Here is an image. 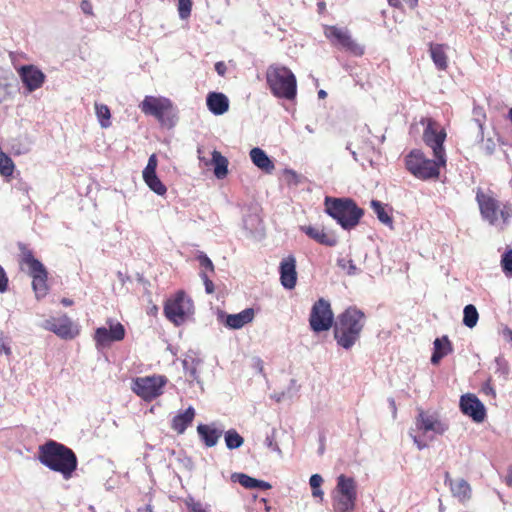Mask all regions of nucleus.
<instances>
[{
    "label": "nucleus",
    "instance_id": "f257e3e1",
    "mask_svg": "<svg viewBox=\"0 0 512 512\" xmlns=\"http://www.w3.org/2000/svg\"><path fill=\"white\" fill-rule=\"evenodd\" d=\"M38 460L48 469L61 473L69 480L78 466L75 452L66 445L49 440L38 448Z\"/></svg>",
    "mask_w": 512,
    "mask_h": 512
},
{
    "label": "nucleus",
    "instance_id": "f03ea898",
    "mask_svg": "<svg viewBox=\"0 0 512 512\" xmlns=\"http://www.w3.org/2000/svg\"><path fill=\"white\" fill-rule=\"evenodd\" d=\"M365 325V314L356 307H349L334 323V339L343 349H351L360 339Z\"/></svg>",
    "mask_w": 512,
    "mask_h": 512
},
{
    "label": "nucleus",
    "instance_id": "7ed1b4c3",
    "mask_svg": "<svg viewBox=\"0 0 512 512\" xmlns=\"http://www.w3.org/2000/svg\"><path fill=\"white\" fill-rule=\"evenodd\" d=\"M415 428H410L409 435L419 450L428 447V441L436 436L443 435L449 428L448 424L440 419L436 413L418 410L414 421Z\"/></svg>",
    "mask_w": 512,
    "mask_h": 512
},
{
    "label": "nucleus",
    "instance_id": "20e7f679",
    "mask_svg": "<svg viewBox=\"0 0 512 512\" xmlns=\"http://www.w3.org/2000/svg\"><path fill=\"white\" fill-rule=\"evenodd\" d=\"M325 211L345 230L354 228L360 221L364 212L350 198L326 197Z\"/></svg>",
    "mask_w": 512,
    "mask_h": 512
},
{
    "label": "nucleus",
    "instance_id": "39448f33",
    "mask_svg": "<svg viewBox=\"0 0 512 512\" xmlns=\"http://www.w3.org/2000/svg\"><path fill=\"white\" fill-rule=\"evenodd\" d=\"M266 81L272 94L278 98L293 100L297 94V81L293 72L280 65H270L266 72Z\"/></svg>",
    "mask_w": 512,
    "mask_h": 512
},
{
    "label": "nucleus",
    "instance_id": "423d86ee",
    "mask_svg": "<svg viewBox=\"0 0 512 512\" xmlns=\"http://www.w3.org/2000/svg\"><path fill=\"white\" fill-rule=\"evenodd\" d=\"M476 201L481 217L490 225L506 224L512 217V210L507 203L500 202L491 192L485 193L480 188L476 192Z\"/></svg>",
    "mask_w": 512,
    "mask_h": 512
},
{
    "label": "nucleus",
    "instance_id": "0eeeda50",
    "mask_svg": "<svg viewBox=\"0 0 512 512\" xmlns=\"http://www.w3.org/2000/svg\"><path fill=\"white\" fill-rule=\"evenodd\" d=\"M357 500V483L354 478L341 474L332 492L334 512H354Z\"/></svg>",
    "mask_w": 512,
    "mask_h": 512
},
{
    "label": "nucleus",
    "instance_id": "6e6552de",
    "mask_svg": "<svg viewBox=\"0 0 512 512\" xmlns=\"http://www.w3.org/2000/svg\"><path fill=\"white\" fill-rule=\"evenodd\" d=\"M442 166V164L438 163V159H428L419 149L410 151L405 157L406 169L414 177L421 180L438 178L440 174L439 169Z\"/></svg>",
    "mask_w": 512,
    "mask_h": 512
},
{
    "label": "nucleus",
    "instance_id": "1a4fd4ad",
    "mask_svg": "<svg viewBox=\"0 0 512 512\" xmlns=\"http://www.w3.org/2000/svg\"><path fill=\"white\" fill-rule=\"evenodd\" d=\"M193 311V301L184 291L176 292L164 304V315L176 326L182 325Z\"/></svg>",
    "mask_w": 512,
    "mask_h": 512
},
{
    "label": "nucleus",
    "instance_id": "9d476101",
    "mask_svg": "<svg viewBox=\"0 0 512 512\" xmlns=\"http://www.w3.org/2000/svg\"><path fill=\"white\" fill-rule=\"evenodd\" d=\"M421 122H426L423 132L424 143L432 149L433 156L438 159V163L446 165V153L443 146L447 136L445 129L431 118L423 119Z\"/></svg>",
    "mask_w": 512,
    "mask_h": 512
},
{
    "label": "nucleus",
    "instance_id": "9b49d317",
    "mask_svg": "<svg viewBox=\"0 0 512 512\" xmlns=\"http://www.w3.org/2000/svg\"><path fill=\"white\" fill-rule=\"evenodd\" d=\"M421 122H426L423 132L424 143L432 149L433 156L438 159V163L446 165V153L443 146L447 136L445 129L431 118L423 119Z\"/></svg>",
    "mask_w": 512,
    "mask_h": 512
},
{
    "label": "nucleus",
    "instance_id": "f8f14e48",
    "mask_svg": "<svg viewBox=\"0 0 512 512\" xmlns=\"http://www.w3.org/2000/svg\"><path fill=\"white\" fill-rule=\"evenodd\" d=\"M167 378L162 375L138 377L133 381L132 390L146 401H151L163 393Z\"/></svg>",
    "mask_w": 512,
    "mask_h": 512
},
{
    "label": "nucleus",
    "instance_id": "ddd939ff",
    "mask_svg": "<svg viewBox=\"0 0 512 512\" xmlns=\"http://www.w3.org/2000/svg\"><path fill=\"white\" fill-rule=\"evenodd\" d=\"M334 314L330 303L320 298L314 303L311 309L309 324L311 329L316 332L328 331L333 326Z\"/></svg>",
    "mask_w": 512,
    "mask_h": 512
},
{
    "label": "nucleus",
    "instance_id": "4468645a",
    "mask_svg": "<svg viewBox=\"0 0 512 512\" xmlns=\"http://www.w3.org/2000/svg\"><path fill=\"white\" fill-rule=\"evenodd\" d=\"M23 260L29 266V273L33 278L32 286L36 297L38 299L45 297L48 292V273L46 268L39 260L33 257L30 251L24 254Z\"/></svg>",
    "mask_w": 512,
    "mask_h": 512
},
{
    "label": "nucleus",
    "instance_id": "2eb2a0df",
    "mask_svg": "<svg viewBox=\"0 0 512 512\" xmlns=\"http://www.w3.org/2000/svg\"><path fill=\"white\" fill-rule=\"evenodd\" d=\"M325 35L327 38L331 39L333 43L340 45L343 49L355 56L364 54V48L352 39L346 29L329 26L325 29Z\"/></svg>",
    "mask_w": 512,
    "mask_h": 512
},
{
    "label": "nucleus",
    "instance_id": "dca6fc26",
    "mask_svg": "<svg viewBox=\"0 0 512 512\" xmlns=\"http://www.w3.org/2000/svg\"><path fill=\"white\" fill-rule=\"evenodd\" d=\"M139 107L144 114L154 116L158 121L164 123V117L172 108V103L168 98L146 96Z\"/></svg>",
    "mask_w": 512,
    "mask_h": 512
},
{
    "label": "nucleus",
    "instance_id": "f3484780",
    "mask_svg": "<svg viewBox=\"0 0 512 512\" xmlns=\"http://www.w3.org/2000/svg\"><path fill=\"white\" fill-rule=\"evenodd\" d=\"M109 328L99 327L95 331L94 339L97 346L105 347L114 341H121L125 337V328L120 322L107 321Z\"/></svg>",
    "mask_w": 512,
    "mask_h": 512
},
{
    "label": "nucleus",
    "instance_id": "a211bd4d",
    "mask_svg": "<svg viewBox=\"0 0 512 512\" xmlns=\"http://www.w3.org/2000/svg\"><path fill=\"white\" fill-rule=\"evenodd\" d=\"M41 327L45 330L55 333L63 339H72L75 336L73 324L66 315L60 317H50L41 323Z\"/></svg>",
    "mask_w": 512,
    "mask_h": 512
},
{
    "label": "nucleus",
    "instance_id": "6ab92c4d",
    "mask_svg": "<svg viewBox=\"0 0 512 512\" xmlns=\"http://www.w3.org/2000/svg\"><path fill=\"white\" fill-rule=\"evenodd\" d=\"M18 74L28 92L39 89L44 81L45 74L34 65H23L18 69Z\"/></svg>",
    "mask_w": 512,
    "mask_h": 512
},
{
    "label": "nucleus",
    "instance_id": "aec40b11",
    "mask_svg": "<svg viewBox=\"0 0 512 512\" xmlns=\"http://www.w3.org/2000/svg\"><path fill=\"white\" fill-rule=\"evenodd\" d=\"M218 321L224 324L229 329H241L246 324L250 323L254 319V310L252 308H246L236 314H227L220 311L217 315Z\"/></svg>",
    "mask_w": 512,
    "mask_h": 512
},
{
    "label": "nucleus",
    "instance_id": "412c9836",
    "mask_svg": "<svg viewBox=\"0 0 512 512\" xmlns=\"http://www.w3.org/2000/svg\"><path fill=\"white\" fill-rule=\"evenodd\" d=\"M460 409L463 414L471 417L475 422H482L486 416L484 405L473 394L461 396Z\"/></svg>",
    "mask_w": 512,
    "mask_h": 512
},
{
    "label": "nucleus",
    "instance_id": "4be33fe9",
    "mask_svg": "<svg viewBox=\"0 0 512 512\" xmlns=\"http://www.w3.org/2000/svg\"><path fill=\"white\" fill-rule=\"evenodd\" d=\"M157 164V157L155 154H152L143 170V180L153 192L162 196L166 193L167 189L156 174Z\"/></svg>",
    "mask_w": 512,
    "mask_h": 512
},
{
    "label": "nucleus",
    "instance_id": "5701e85b",
    "mask_svg": "<svg viewBox=\"0 0 512 512\" xmlns=\"http://www.w3.org/2000/svg\"><path fill=\"white\" fill-rule=\"evenodd\" d=\"M280 281L284 288L293 289L297 282L296 259L290 255L283 258L279 266Z\"/></svg>",
    "mask_w": 512,
    "mask_h": 512
},
{
    "label": "nucleus",
    "instance_id": "b1692460",
    "mask_svg": "<svg viewBox=\"0 0 512 512\" xmlns=\"http://www.w3.org/2000/svg\"><path fill=\"white\" fill-rule=\"evenodd\" d=\"M301 229L307 236L322 245L333 247L337 244L336 236L325 232L323 228L316 226H303Z\"/></svg>",
    "mask_w": 512,
    "mask_h": 512
},
{
    "label": "nucleus",
    "instance_id": "393cba45",
    "mask_svg": "<svg viewBox=\"0 0 512 512\" xmlns=\"http://www.w3.org/2000/svg\"><path fill=\"white\" fill-rule=\"evenodd\" d=\"M206 104L214 115H222L229 109L228 97L219 92H210L207 95Z\"/></svg>",
    "mask_w": 512,
    "mask_h": 512
},
{
    "label": "nucleus",
    "instance_id": "a878e982",
    "mask_svg": "<svg viewBox=\"0 0 512 512\" xmlns=\"http://www.w3.org/2000/svg\"><path fill=\"white\" fill-rule=\"evenodd\" d=\"M195 414V409L192 406L188 407L184 411L179 412L176 416L173 417L171 428L178 434H183L188 426L191 425Z\"/></svg>",
    "mask_w": 512,
    "mask_h": 512
},
{
    "label": "nucleus",
    "instance_id": "bb28decb",
    "mask_svg": "<svg viewBox=\"0 0 512 512\" xmlns=\"http://www.w3.org/2000/svg\"><path fill=\"white\" fill-rule=\"evenodd\" d=\"M197 433L207 447H213L218 443L223 434L222 429H217L214 425L199 424Z\"/></svg>",
    "mask_w": 512,
    "mask_h": 512
},
{
    "label": "nucleus",
    "instance_id": "cd10ccee",
    "mask_svg": "<svg viewBox=\"0 0 512 512\" xmlns=\"http://www.w3.org/2000/svg\"><path fill=\"white\" fill-rule=\"evenodd\" d=\"M445 483H448L450 490L454 497H457L460 501H466L471 497V487L469 483L464 479L452 480L446 473Z\"/></svg>",
    "mask_w": 512,
    "mask_h": 512
},
{
    "label": "nucleus",
    "instance_id": "c85d7f7f",
    "mask_svg": "<svg viewBox=\"0 0 512 512\" xmlns=\"http://www.w3.org/2000/svg\"><path fill=\"white\" fill-rule=\"evenodd\" d=\"M433 345L434 351L431 356V363L433 365L439 364L443 357L447 356L453 351L452 343L450 342L448 336L436 338L433 342Z\"/></svg>",
    "mask_w": 512,
    "mask_h": 512
},
{
    "label": "nucleus",
    "instance_id": "c756f323",
    "mask_svg": "<svg viewBox=\"0 0 512 512\" xmlns=\"http://www.w3.org/2000/svg\"><path fill=\"white\" fill-rule=\"evenodd\" d=\"M232 478L234 481L238 482L241 486L247 489L268 490L272 487L270 483L253 478L244 473H235L232 475Z\"/></svg>",
    "mask_w": 512,
    "mask_h": 512
},
{
    "label": "nucleus",
    "instance_id": "7c9ffc66",
    "mask_svg": "<svg viewBox=\"0 0 512 512\" xmlns=\"http://www.w3.org/2000/svg\"><path fill=\"white\" fill-rule=\"evenodd\" d=\"M250 158L256 167L266 173H271L275 168L274 163L261 148L255 147L251 149Z\"/></svg>",
    "mask_w": 512,
    "mask_h": 512
},
{
    "label": "nucleus",
    "instance_id": "2f4dec72",
    "mask_svg": "<svg viewBox=\"0 0 512 512\" xmlns=\"http://www.w3.org/2000/svg\"><path fill=\"white\" fill-rule=\"evenodd\" d=\"M430 56L438 70H446L448 67V57L446 55V46L443 44H430Z\"/></svg>",
    "mask_w": 512,
    "mask_h": 512
},
{
    "label": "nucleus",
    "instance_id": "473e14b6",
    "mask_svg": "<svg viewBox=\"0 0 512 512\" xmlns=\"http://www.w3.org/2000/svg\"><path fill=\"white\" fill-rule=\"evenodd\" d=\"M212 164L214 166V175L217 179H223L228 174V160L219 151L212 152Z\"/></svg>",
    "mask_w": 512,
    "mask_h": 512
},
{
    "label": "nucleus",
    "instance_id": "72a5a7b5",
    "mask_svg": "<svg viewBox=\"0 0 512 512\" xmlns=\"http://www.w3.org/2000/svg\"><path fill=\"white\" fill-rule=\"evenodd\" d=\"M11 80V73L0 68V104L7 101L12 95Z\"/></svg>",
    "mask_w": 512,
    "mask_h": 512
},
{
    "label": "nucleus",
    "instance_id": "f704fd0d",
    "mask_svg": "<svg viewBox=\"0 0 512 512\" xmlns=\"http://www.w3.org/2000/svg\"><path fill=\"white\" fill-rule=\"evenodd\" d=\"M226 447L230 450L240 448L244 443V438L235 430L229 429L224 433Z\"/></svg>",
    "mask_w": 512,
    "mask_h": 512
},
{
    "label": "nucleus",
    "instance_id": "c9c22d12",
    "mask_svg": "<svg viewBox=\"0 0 512 512\" xmlns=\"http://www.w3.org/2000/svg\"><path fill=\"white\" fill-rule=\"evenodd\" d=\"M479 319V314L476 307L472 304H468L463 310V324L468 328L476 326Z\"/></svg>",
    "mask_w": 512,
    "mask_h": 512
},
{
    "label": "nucleus",
    "instance_id": "e433bc0d",
    "mask_svg": "<svg viewBox=\"0 0 512 512\" xmlns=\"http://www.w3.org/2000/svg\"><path fill=\"white\" fill-rule=\"evenodd\" d=\"M95 113L102 128L110 127L111 113L107 105L95 103Z\"/></svg>",
    "mask_w": 512,
    "mask_h": 512
},
{
    "label": "nucleus",
    "instance_id": "4c0bfd02",
    "mask_svg": "<svg viewBox=\"0 0 512 512\" xmlns=\"http://www.w3.org/2000/svg\"><path fill=\"white\" fill-rule=\"evenodd\" d=\"M337 266L344 270L348 276H356L361 273L354 261L350 258L341 257L337 259Z\"/></svg>",
    "mask_w": 512,
    "mask_h": 512
},
{
    "label": "nucleus",
    "instance_id": "58836bf2",
    "mask_svg": "<svg viewBox=\"0 0 512 512\" xmlns=\"http://www.w3.org/2000/svg\"><path fill=\"white\" fill-rule=\"evenodd\" d=\"M371 207H372L373 211L376 213L377 218L379 219V221L381 223L388 225V226L392 225V218L385 211V208L383 207V205L380 201L372 200Z\"/></svg>",
    "mask_w": 512,
    "mask_h": 512
},
{
    "label": "nucleus",
    "instance_id": "ea45409f",
    "mask_svg": "<svg viewBox=\"0 0 512 512\" xmlns=\"http://www.w3.org/2000/svg\"><path fill=\"white\" fill-rule=\"evenodd\" d=\"M199 360L192 358L191 360H183V368L186 376L192 380L199 382L198 367Z\"/></svg>",
    "mask_w": 512,
    "mask_h": 512
},
{
    "label": "nucleus",
    "instance_id": "a19ab883",
    "mask_svg": "<svg viewBox=\"0 0 512 512\" xmlns=\"http://www.w3.org/2000/svg\"><path fill=\"white\" fill-rule=\"evenodd\" d=\"M15 165L10 156L6 153L0 155V174L3 177H10L13 174Z\"/></svg>",
    "mask_w": 512,
    "mask_h": 512
},
{
    "label": "nucleus",
    "instance_id": "79ce46f5",
    "mask_svg": "<svg viewBox=\"0 0 512 512\" xmlns=\"http://www.w3.org/2000/svg\"><path fill=\"white\" fill-rule=\"evenodd\" d=\"M472 113L473 121L477 124L479 128V134H482L484 131V124L486 121V112L483 107L479 105H474Z\"/></svg>",
    "mask_w": 512,
    "mask_h": 512
},
{
    "label": "nucleus",
    "instance_id": "37998d69",
    "mask_svg": "<svg viewBox=\"0 0 512 512\" xmlns=\"http://www.w3.org/2000/svg\"><path fill=\"white\" fill-rule=\"evenodd\" d=\"M501 267L506 276L512 277V249L507 250L502 254Z\"/></svg>",
    "mask_w": 512,
    "mask_h": 512
},
{
    "label": "nucleus",
    "instance_id": "c03bdc74",
    "mask_svg": "<svg viewBox=\"0 0 512 512\" xmlns=\"http://www.w3.org/2000/svg\"><path fill=\"white\" fill-rule=\"evenodd\" d=\"M479 136L481 137V145H480L481 151L485 155L491 156L495 152V149H496L495 140L491 137L484 139V132L482 134H479Z\"/></svg>",
    "mask_w": 512,
    "mask_h": 512
},
{
    "label": "nucleus",
    "instance_id": "a18cd8bd",
    "mask_svg": "<svg viewBox=\"0 0 512 512\" xmlns=\"http://www.w3.org/2000/svg\"><path fill=\"white\" fill-rule=\"evenodd\" d=\"M264 444L270 450L276 452L279 456H282V450L276 442V430L273 429L271 434L267 435Z\"/></svg>",
    "mask_w": 512,
    "mask_h": 512
},
{
    "label": "nucleus",
    "instance_id": "49530a36",
    "mask_svg": "<svg viewBox=\"0 0 512 512\" xmlns=\"http://www.w3.org/2000/svg\"><path fill=\"white\" fill-rule=\"evenodd\" d=\"M191 8V0H178V12L181 19H187L190 16Z\"/></svg>",
    "mask_w": 512,
    "mask_h": 512
},
{
    "label": "nucleus",
    "instance_id": "de8ad7c7",
    "mask_svg": "<svg viewBox=\"0 0 512 512\" xmlns=\"http://www.w3.org/2000/svg\"><path fill=\"white\" fill-rule=\"evenodd\" d=\"M197 260L199 261V264L201 267H203L207 270H210L211 272L214 271V265H213L212 261L204 252L198 253Z\"/></svg>",
    "mask_w": 512,
    "mask_h": 512
},
{
    "label": "nucleus",
    "instance_id": "09e8293b",
    "mask_svg": "<svg viewBox=\"0 0 512 512\" xmlns=\"http://www.w3.org/2000/svg\"><path fill=\"white\" fill-rule=\"evenodd\" d=\"M200 277L203 280V283L205 285V291L208 294L213 293L214 291V284L213 282L208 278L207 274L205 272L200 273Z\"/></svg>",
    "mask_w": 512,
    "mask_h": 512
},
{
    "label": "nucleus",
    "instance_id": "8fccbe9b",
    "mask_svg": "<svg viewBox=\"0 0 512 512\" xmlns=\"http://www.w3.org/2000/svg\"><path fill=\"white\" fill-rule=\"evenodd\" d=\"M389 4L394 7H400L402 3H406L410 8L417 6L418 0H388Z\"/></svg>",
    "mask_w": 512,
    "mask_h": 512
},
{
    "label": "nucleus",
    "instance_id": "3c124183",
    "mask_svg": "<svg viewBox=\"0 0 512 512\" xmlns=\"http://www.w3.org/2000/svg\"><path fill=\"white\" fill-rule=\"evenodd\" d=\"M8 288V278L4 269L0 266V293H3Z\"/></svg>",
    "mask_w": 512,
    "mask_h": 512
},
{
    "label": "nucleus",
    "instance_id": "603ef678",
    "mask_svg": "<svg viewBox=\"0 0 512 512\" xmlns=\"http://www.w3.org/2000/svg\"><path fill=\"white\" fill-rule=\"evenodd\" d=\"M323 483V478L319 474H313L310 477L309 484L311 488H319L321 484Z\"/></svg>",
    "mask_w": 512,
    "mask_h": 512
},
{
    "label": "nucleus",
    "instance_id": "864d4df0",
    "mask_svg": "<svg viewBox=\"0 0 512 512\" xmlns=\"http://www.w3.org/2000/svg\"><path fill=\"white\" fill-rule=\"evenodd\" d=\"M80 8H81L82 12L85 13L86 15L93 14L92 4L88 0H83L80 4Z\"/></svg>",
    "mask_w": 512,
    "mask_h": 512
},
{
    "label": "nucleus",
    "instance_id": "5fc2aeb1",
    "mask_svg": "<svg viewBox=\"0 0 512 512\" xmlns=\"http://www.w3.org/2000/svg\"><path fill=\"white\" fill-rule=\"evenodd\" d=\"M189 509L191 512H209L205 509L200 502H195L189 505Z\"/></svg>",
    "mask_w": 512,
    "mask_h": 512
},
{
    "label": "nucleus",
    "instance_id": "6e6d98bb",
    "mask_svg": "<svg viewBox=\"0 0 512 512\" xmlns=\"http://www.w3.org/2000/svg\"><path fill=\"white\" fill-rule=\"evenodd\" d=\"M215 70L218 73V75L224 76L227 70L225 63L222 61L217 62L215 64Z\"/></svg>",
    "mask_w": 512,
    "mask_h": 512
},
{
    "label": "nucleus",
    "instance_id": "4d7b16f0",
    "mask_svg": "<svg viewBox=\"0 0 512 512\" xmlns=\"http://www.w3.org/2000/svg\"><path fill=\"white\" fill-rule=\"evenodd\" d=\"M503 336H504L507 340H509V341H511V342H512V330H511V329H509V328H507V327H506V328L503 330Z\"/></svg>",
    "mask_w": 512,
    "mask_h": 512
},
{
    "label": "nucleus",
    "instance_id": "13d9d810",
    "mask_svg": "<svg viewBox=\"0 0 512 512\" xmlns=\"http://www.w3.org/2000/svg\"><path fill=\"white\" fill-rule=\"evenodd\" d=\"M388 401H389V404H390V407H391V410H392L393 417L395 418L396 417V413H397V408H396L395 401H394L393 398H390Z\"/></svg>",
    "mask_w": 512,
    "mask_h": 512
},
{
    "label": "nucleus",
    "instance_id": "bf43d9fd",
    "mask_svg": "<svg viewBox=\"0 0 512 512\" xmlns=\"http://www.w3.org/2000/svg\"><path fill=\"white\" fill-rule=\"evenodd\" d=\"M483 391L486 393V394H491L493 396H495V390L489 385V384H486L484 387H483Z\"/></svg>",
    "mask_w": 512,
    "mask_h": 512
},
{
    "label": "nucleus",
    "instance_id": "052dcab7",
    "mask_svg": "<svg viewBox=\"0 0 512 512\" xmlns=\"http://www.w3.org/2000/svg\"><path fill=\"white\" fill-rule=\"evenodd\" d=\"M506 484L512 487V469H510L505 478Z\"/></svg>",
    "mask_w": 512,
    "mask_h": 512
},
{
    "label": "nucleus",
    "instance_id": "680f3d73",
    "mask_svg": "<svg viewBox=\"0 0 512 512\" xmlns=\"http://www.w3.org/2000/svg\"><path fill=\"white\" fill-rule=\"evenodd\" d=\"M312 495L314 497H322L323 496V491L319 488H312Z\"/></svg>",
    "mask_w": 512,
    "mask_h": 512
},
{
    "label": "nucleus",
    "instance_id": "e2e57ef3",
    "mask_svg": "<svg viewBox=\"0 0 512 512\" xmlns=\"http://www.w3.org/2000/svg\"><path fill=\"white\" fill-rule=\"evenodd\" d=\"M346 149L350 151V153H351V155H352L353 159H354L356 162H358V161H359V160H358V155H357V153H356L354 150H351V148H350V145H349V144L346 146Z\"/></svg>",
    "mask_w": 512,
    "mask_h": 512
},
{
    "label": "nucleus",
    "instance_id": "0e129e2a",
    "mask_svg": "<svg viewBox=\"0 0 512 512\" xmlns=\"http://www.w3.org/2000/svg\"><path fill=\"white\" fill-rule=\"evenodd\" d=\"M61 303L64 305V306H71L73 304V301L71 299H68V298H63L61 300Z\"/></svg>",
    "mask_w": 512,
    "mask_h": 512
},
{
    "label": "nucleus",
    "instance_id": "69168bd1",
    "mask_svg": "<svg viewBox=\"0 0 512 512\" xmlns=\"http://www.w3.org/2000/svg\"><path fill=\"white\" fill-rule=\"evenodd\" d=\"M272 397L276 400V402H280L283 399V397H284V393L275 394Z\"/></svg>",
    "mask_w": 512,
    "mask_h": 512
},
{
    "label": "nucleus",
    "instance_id": "338daca9",
    "mask_svg": "<svg viewBox=\"0 0 512 512\" xmlns=\"http://www.w3.org/2000/svg\"><path fill=\"white\" fill-rule=\"evenodd\" d=\"M326 96H327V92L326 91H324V90H319L318 91V97L320 99H324Z\"/></svg>",
    "mask_w": 512,
    "mask_h": 512
},
{
    "label": "nucleus",
    "instance_id": "774afa93",
    "mask_svg": "<svg viewBox=\"0 0 512 512\" xmlns=\"http://www.w3.org/2000/svg\"><path fill=\"white\" fill-rule=\"evenodd\" d=\"M508 119L511 121L512 123V108L509 109L508 111Z\"/></svg>",
    "mask_w": 512,
    "mask_h": 512
}]
</instances>
